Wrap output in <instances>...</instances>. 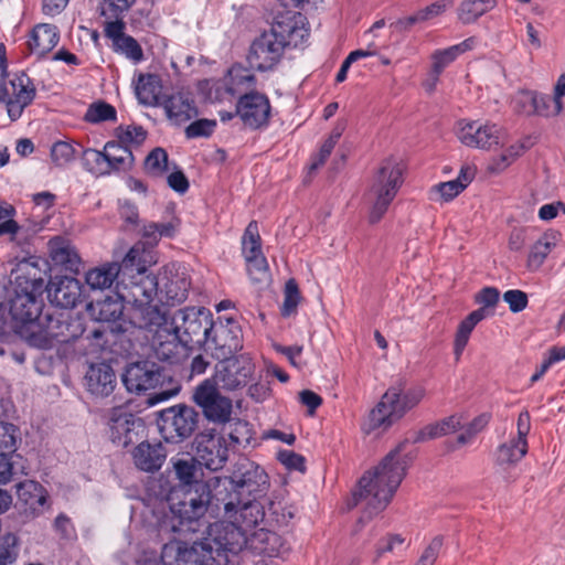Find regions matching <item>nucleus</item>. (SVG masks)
<instances>
[{"label":"nucleus","mask_w":565,"mask_h":565,"mask_svg":"<svg viewBox=\"0 0 565 565\" xmlns=\"http://www.w3.org/2000/svg\"><path fill=\"white\" fill-rule=\"evenodd\" d=\"M58 40L57 26L42 23L33 28L28 45L32 53L41 57L52 51L57 45Z\"/></svg>","instance_id":"473e14b6"},{"label":"nucleus","mask_w":565,"mask_h":565,"mask_svg":"<svg viewBox=\"0 0 565 565\" xmlns=\"http://www.w3.org/2000/svg\"><path fill=\"white\" fill-rule=\"evenodd\" d=\"M476 43L477 39L471 36L459 44L449 46L444 50L435 51L431 55L435 82L438 79V76L441 74L446 66L452 63L459 55L472 50Z\"/></svg>","instance_id":"f704fd0d"},{"label":"nucleus","mask_w":565,"mask_h":565,"mask_svg":"<svg viewBox=\"0 0 565 565\" xmlns=\"http://www.w3.org/2000/svg\"><path fill=\"white\" fill-rule=\"evenodd\" d=\"M177 565H227L228 559L221 554H214L210 543L204 539L192 546L178 547Z\"/></svg>","instance_id":"b1692460"},{"label":"nucleus","mask_w":565,"mask_h":565,"mask_svg":"<svg viewBox=\"0 0 565 565\" xmlns=\"http://www.w3.org/2000/svg\"><path fill=\"white\" fill-rule=\"evenodd\" d=\"M205 540L210 543L214 554H223L228 558L230 554H237L249 544V533L236 522H218L210 526L209 536Z\"/></svg>","instance_id":"4468645a"},{"label":"nucleus","mask_w":565,"mask_h":565,"mask_svg":"<svg viewBox=\"0 0 565 565\" xmlns=\"http://www.w3.org/2000/svg\"><path fill=\"white\" fill-rule=\"evenodd\" d=\"M246 260V268L247 273L252 279L253 282L260 284L265 282L269 278V270H268V264L263 254L254 256V257H247Z\"/></svg>","instance_id":"5fc2aeb1"},{"label":"nucleus","mask_w":565,"mask_h":565,"mask_svg":"<svg viewBox=\"0 0 565 565\" xmlns=\"http://www.w3.org/2000/svg\"><path fill=\"white\" fill-rule=\"evenodd\" d=\"M109 435L114 444L128 447L138 439V433L143 428L141 418L128 413L121 407H114L108 418Z\"/></svg>","instance_id":"4be33fe9"},{"label":"nucleus","mask_w":565,"mask_h":565,"mask_svg":"<svg viewBox=\"0 0 565 565\" xmlns=\"http://www.w3.org/2000/svg\"><path fill=\"white\" fill-rule=\"evenodd\" d=\"M216 127L215 119H198L185 128V136L189 139L210 137Z\"/></svg>","instance_id":"680f3d73"},{"label":"nucleus","mask_w":565,"mask_h":565,"mask_svg":"<svg viewBox=\"0 0 565 565\" xmlns=\"http://www.w3.org/2000/svg\"><path fill=\"white\" fill-rule=\"evenodd\" d=\"M35 94V87L25 74L15 75L12 79H3L0 83V102L6 103L8 115L13 121L21 117Z\"/></svg>","instance_id":"dca6fc26"},{"label":"nucleus","mask_w":565,"mask_h":565,"mask_svg":"<svg viewBox=\"0 0 565 565\" xmlns=\"http://www.w3.org/2000/svg\"><path fill=\"white\" fill-rule=\"evenodd\" d=\"M83 160L86 169L100 175L110 174L108 162L106 161L105 150L85 149L83 151Z\"/></svg>","instance_id":"864d4df0"},{"label":"nucleus","mask_w":565,"mask_h":565,"mask_svg":"<svg viewBox=\"0 0 565 565\" xmlns=\"http://www.w3.org/2000/svg\"><path fill=\"white\" fill-rule=\"evenodd\" d=\"M167 117L175 125H181L198 116L194 100L186 93L179 92L162 103Z\"/></svg>","instance_id":"c85d7f7f"},{"label":"nucleus","mask_w":565,"mask_h":565,"mask_svg":"<svg viewBox=\"0 0 565 565\" xmlns=\"http://www.w3.org/2000/svg\"><path fill=\"white\" fill-rule=\"evenodd\" d=\"M270 103L266 95L250 92L239 96L236 104V114L244 126L256 130L264 128L269 122Z\"/></svg>","instance_id":"a211bd4d"},{"label":"nucleus","mask_w":565,"mask_h":565,"mask_svg":"<svg viewBox=\"0 0 565 565\" xmlns=\"http://www.w3.org/2000/svg\"><path fill=\"white\" fill-rule=\"evenodd\" d=\"M137 468L142 471L152 472L159 470L166 460L167 452L160 443H140L132 452Z\"/></svg>","instance_id":"7c9ffc66"},{"label":"nucleus","mask_w":565,"mask_h":565,"mask_svg":"<svg viewBox=\"0 0 565 565\" xmlns=\"http://www.w3.org/2000/svg\"><path fill=\"white\" fill-rule=\"evenodd\" d=\"M487 317V312L484 308H479L471 313H469L458 326V330L455 337L454 343V353L456 359L459 360L462 354L468 341L469 337L478 322L483 320Z\"/></svg>","instance_id":"ea45409f"},{"label":"nucleus","mask_w":565,"mask_h":565,"mask_svg":"<svg viewBox=\"0 0 565 565\" xmlns=\"http://www.w3.org/2000/svg\"><path fill=\"white\" fill-rule=\"evenodd\" d=\"M157 263L152 249L143 243L135 244L125 255L121 263H106L86 274V282L92 289H107L116 282V292L121 300H136L153 286L146 278L149 267Z\"/></svg>","instance_id":"f03ea898"},{"label":"nucleus","mask_w":565,"mask_h":565,"mask_svg":"<svg viewBox=\"0 0 565 565\" xmlns=\"http://www.w3.org/2000/svg\"><path fill=\"white\" fill-rule=\"evenodd\" d=\"M136 96L145 106L160 105L161 78L156 74H140L136 84Z\"/></svg>","instance_id":"4c0bfd02"},{"label":"nucleus","mask_w":565,"mask_h":565,"mask_svg":"<svg viewBox=\"0 0 565 565\" xmlns=\"http://www.w3.org/2000/svg\"><path fill=\"white\" fill-rule=\"evenodd\" d=\"M259 498H243L239 503H237V508L232 510L235 514L238 515L235 518V521L239 526H243L245 531L252 533L254 530H257V525L264 520L265 512L263 505L258 502Z\"/></svg>","instance_id":"2f4dec72"},{"label":"nucleus","mask_w":565,"mask_h":565,"mask_svg":"<svg viewBox=\"0 0 565 565\" xmlns=\"http://www.w3.org/2000/svg\"><path fill=\"white\" fill-rule=\"evenodd\" d=\"M15 214V209L7 203L0 202V236L2 235H14L18 233L20 226L12 218Z\"/></svg>","instance_id":"13d9d810"},{"label":"nucleus","mask_w":565,"mask_h":565,"mask_svg":"<svg viewBox=\"0 0 565 565\" xmlns=\"http://www.w3.org/2000/svg\"><path fill=\"white\" fill-rule=\"evenodd\" d=\"M503 300L509 305L512 312H520L527 306V295L519 289L508 290L503 294Z\"/></svg>","instance_id":"774afa93"},{"label":"nucleus","mask_w":565,"mask_h":565,"mask_svg":"<svg viewBox=\"0 0 565 565\" xmlns=\"http://www.w3.org/2000/svg\"><path fill=\"white\" fill-rule=\"evenodd\" d=\"M493 0H462L458 7V19L463 24L476 22L494 7Z\"/></svg>","instance_id":"c03bdc74"},{"label":"nucleus","mask_w":565,"mask_h":565,"mask_svg":"<svg viewBox=\"0 0 565 565\" xmlns=\"http://www.w3.org/2000/svg\"><path fill=\"white\" fill-rule=\"evenodd\" d=\"M50 257L54 265L61 266L64 270L77 273L81 266V258L75 247L65 238L55 236L49 241Z\"/></svg>","instance_id":"cd10ccee"},{"label":"nucleus","mask_w":565,"mask_h":565,"mask_svg":"<svg viewBox=\"0 0 565 565\" xmlns=\"http://www.w3.org/2000/svg\"><path fill=\"white\" fill-rule=\"evenodd\" d=\"M84 120L89 124H99L104 121H116L117 111L114 106L104 102L97 100L92 103L85 115Z\"/></svg>","instance_id":"49530a36"},{"label":"nucleus","mask_w":565,"mask_h":565,"mask_svg":"<svg viewBox=\"0 0 565 565\" xmlns=\"http://www.w3.org/2000/svg\"><path fill=\"white\" fill-rule=\"evenodd\" d=\"M137 0H100V15L107 19H121Z\"/></svg>","instance_id":"603ef678"},{"label":"nucleus","mask_w":565,"mask_h":565,"mask_svg":"<svg viewBox=\"0 0 565 565\" xmlns=\"http://www.w3.org/2000/svg\"><path fill=\"white\" fill-rule=\"evenodd\" d=\"M403 164L394 158H386L381 162L369 191L372 202L369 215L371 223H377L386 213L403 184Z\"/></svg>","instance_id":"6e6552de"},{"label":"nucleus","mask_w":565,"mask_h":565,"mask_svg":"<svg viewBox=\"0 0 565 565\" xmlns=\"http://www.w3.org/2000/svg\"><path fill=\"white\" fill-rule=\"evenodd\" d=\"M220 388L214 380L205 379L194 388L192 401L202 409L206 419L224 424L231 419L233 403Z\"/></svg>","instance_id":"f8f14e48"},{"label":"nucleus","mask_w":565,"mask_h":565,"mask_svg":"<svg viewBox=\"0 0 565 565\" xmlns=\"http://www.w3.org/2000/svg\"><path fill=\"white\" fill-rule=\"evenodd\" d=\"M146 278L154 285L152 290L137 297L136 300L122 301L132 306L130 321L135 327L158 333L164 330V328L170 327V322L168 321V312L158 305L152 303L154 294H158V279L153 275L148 274V271L146 273Z\"/></svg>","instance_id":"9b49d317"},{"label":"nucleus","mask_w":565,"mask_h":565,"mask_svg":"<svg viewBox=\"0 0 565 565\" xmlns=\"http://www.w3.org/2000/svg\"><path fill=\"white\" fill-rule=\"evenodd\" d=\"M81 297V284L73 277H55L47 286V298L60 308H73Z\"/></svg>","instance_id":"a878e982"},{"label":"nucleus","mask_w":565,"mask_h":565,"mask_svg":"<svg viewBox=\"0 0 565 565\" xmlns=\"http://www.w3.org/2000/svg\"><path fill=\"white\" fill-rule=\"evenodd\" d=\"M300 300V292L295 279H289L285 286V298L281 307V315L288 317L294 313Z\"/></svg>","instance_id":"052dcab7"},{"label":"nucleus","mask_w":565,"mask_h":565,"mask_svg":"<svg viewBox=\"0 0 565 565\" xmlns=\"http://www.w3.org/2000/svg\"><path fill=\"white\" fill-rule=\"evenodd\" d=\"M527 452V441L512 439L510 443L502 444L497 450V462L503 465H514L520 461Z\"/></svg>","instance_id":"a18cd8bd"},{"label":"nucleus","mask_w":565,"mask_h":565,"mask_svg":"<svg viewBox=\"0 0 565 565\" xmlns=\"http://www.w3.org/2000/svg\"><path fill=\"white\" fill-rule=\"evenodd\" d=\"M158 428L167 443H181L195 431L199 413L191 406L178 404L159 413Z\"/></svg>","instance_id":"1a4fd4ad"},{"label":"nucleus","mask_w":565,"mask_h":565,"mask_svg":"<svg viewBox=\"0 0 565 565\" xmlns=\"http://www.w3.org/2000/svg\"><path fill=\"white\" fill-rule=\"evenodd\" d=\"M195 450L196 462L209 470H220L227 461L226 440L215 429L204 430L195 437Z\"/></svg>","instance_id":"f3484780"},{"label":"nucleus","mask_w":565,"mask_h":565,"mask_svg":"<svg viewBox=\"0 0 565 565\" xmlns=\"http://www.w3.org/2000/svg\"><path fill=\"white\" fill-rule=\"evenodd\" d=\"M458 138L468 147L491 149L501 143L503 132L495 124L462 121L459 124Z\"/></svg>","instance_id":"5701e85b"},{"label":"nucleus","mask_w":565,"mask_h":565,"mask_svg":"<svg viewBox=\"0 0 565 565\" xmlns=\"http://www.w3.org/2000/svg\"><path fill=\"white\" fill-rule=\"evenodd\" d=\"M109 173L114 171H128L132 168L135 157L131 150L122 142L108 141L104 146Z\"/></svg>","instance_id":"e433bc0d"},{"label":"nucleus","mask_w":565,"mask_h":565,"mask_svg":"<svg viewBox=\"0 0 565 565\" xmlns=\"http://www.w3.org/2000/svg\"><path fill=\"white\" fill-rule=\"evenodd\" d=\"M44 274L34 263H21L14 276V296L10 299L9 311L13 320L23 326L38 319L42 313L41 299Z\"/></svg>","instance_id":"39448f33"},{"label":"nucleus","mask_w":565,"mask_h":565,"mask_svg":"<svg viewBox=\"0 0 565 565\" xmlns=\"http://www.w3.org/2000/svg\"><path fill=\"white\" fill-rule=\"evenodd\" d=\"M114 50L136 63L143 58V52L140 44L130 35L118 39V42L114 45Z\"/></svg>","instance_id":"4d7b16f0"},{"label":"nucleus","mask_w":565,"mask_h":565,"mask_svg":"<svg viewBox=\"0 0 565 565\" xmlns=\"http://www.w3.org/2000/svg\"><path fill=\"white\" fill-rule=\"evenodd\" d=\"M282 543L280 536L266 529H257L249 533L248 548L258 554H266L269 557L278 556L281 551Z\"/></svg>","instance_id":"72a5a7b5"},{"label":"nucleus","mask_w":565,"mask_h":565,"mask_svg":"<svg viewBox=\"0 0 565 565\" xmlns=\"http://www.w3.org/2000/svg\"><path fill=\"white\" fill-rule=\"evenodd\" d=\"M158 342L153 344L154 355L158 360L173 363L178 361L180 355L189 347L186 343L180 341L177 332L171 330V327L157 333Z\"/></svg>","instance_id":"c756f323"},{"label":"nucleus","mask_w":565,"mask_h":565,"mask_svg":"<svg viewBox=\"0 0 565 565\" xmlns=\"http://www.w3.org/2000/svg\"><path fill=\"white\" fill-rule=\"evenodd\" d=\"M309 36L303 17L296 12L278 14L269 30L264 31L250 44L247 62L253 70L267 72L280 62L289 45L297 46Z\"/></svg>","instance_id":"7ed1b4c3"},{"label":"nucleus","mask_w":565,"mask_h":565,"mask_svg":"<svg viewBox=\"0 0 565 565\" xmlns=\"http://www.w3.org/2000/svg\"><path fill=\"white\" fill-rule=\"evenodd\" d=\"M146 131L141 126H128L117 128L118 140L126 146L128 143H141L146 139Z\"/></svg>","instance_id":"0e129e2a"},{"label":"nucleus","mask_w":565,"mask_h":565,"mask_svg":"<svg viewBox=\"0 0 565 565\" xmlns=\"http://www.w3.org/2000/svg\"><path fill=\"white\" fill-rule=\"evenodd\" d=\"M196 460L190 459V460H183L179 459L173 463L175 475L178 479L180 480V487L178 490H183L185 488H190L194 484V482H200L199 480H195V472H196Z\"/></svg>","instance_id":"3c124183"},{"label":"nucleus","mask_w":565,"mask_h":565,"mask_svg":"<svg viewBox=\"0 0 565 565\" xmlns=\"http://www.w3.org/2000/svg\"><path fill=\"white\" fill-rule=\"evenodd\" d=\"M21 334L30 347L40 350H50L55 347L51 337L46 332L41 316L26 326H23Z\"/></svg>","instance_id":"a19ab883"},{"label":"nucleus","mask_w":565,"mask_h":565,"mask_svg":"<svg viewBox=\"0 0 565 565\" xmlns=\"http://www.w3.org/2000/svg\"><path fill=\"white\" fill-rule=\"evenodd\" d=\"M154 277L159 281L158 294L154 295L161 303L175 306L188 298L190 281L184 273H179L175 269L173 264L164 266L159 276Z\"/></svg>","instance_id":"6ab92c4d"},{"label":"nucleus","mask_w":565,"mask_h":565,"mask_svg":"<svg viewBox=\"0 0 565 565\" xmlns=\"http://www.w3.org/2000/svg\"><path fill=\"white\" fill-rule=\"evenodd\" d=\"M214 499V484L212 479L207 482H194L190 488L174 490L171 497V512L178 524H172L174 532H196L199 520L207 511L211 500Z\"/></svg>","instance_id":"423d86ee"},{"label":"nucleus","mask_w":565,"mask_h":565,"mask_svg":"<svg viewBox=\"0 0 565 565\" xmlns=\"http://www.w3.org/2000/svg\"><path fill=\"white\" fill-rule=\"evenodd\" d=\"M87 391L97 397L109 396L116 387V375L110 365L106 363L92 364L86 374Z\"/></svg>","instance_id":"bb28decb"},{"label":"nucleus","mask_w":565,"mask_h":565,"mask_svg":"<svg viewBox=\"0 0 565 565\" xmlns=\"http://www.w3.org/2000/svg\"><path fill=\"white\" fill-rule=\"evenodd\" d=\"M18 428L10 423H0V452L12 455L17 450Z\"/></svg>","instance_id":"6e6d98bb"},{"label":"nucleus","mask_w":565,"mask_h":565,"mask_svg":"<svg viewBox=\"0 0 565 565\" xmlns=\"http://www.w3.org/2000/svg\"><path fill=\"white\" fill-rule=\"evenodd\" d=\"M145 170L152 177H161L168 171V153L162 148H154L145 159Z\"/></svg>","instance_id":"8fccbe9b"},{"label":"nucleus","mask_w":565,"mask_h":565,"mask_svg":"<svg viewBox=\"0 0 565 565\" xmlns=\"http://www.w3.org/2000/svg\"><path fill=\"white\" fill-rule=\"evenodd\" d=\"M171 330L177 332L182 343H205L211 334L213 319L205 308L188 307L173 313Z\"/></svg>","instance_id":"9d476101"},{"label":"nucleus","mask_w":565,"mask_h":565,"mask_svg":"<svg viewBox=\"0 0 565 565\" xmlns=\"http://www.w3.org/2000/svg\"><path fill=\"white\" fill-rule=\"evenodd\" d=\"M205 345L211 354L220 360L225 358H233V355L243 348L242 343V329L239 324L233 319L225 321H213L211 327V334L205 340Z\"/></svg>","instance_id":"2eb2a0df"},{"label":"nucleus","mask_w":565,"mask_h":565,"mask_svg":"<svg viewBox=\"0 0 565 565\" xmlns=\"http://www.w3.org/2000/svg\"><path fill=\"white\" fill-rule=\"evenodd\" d=\"M561 239V234L556 231L545 232L531 247L527 256V268L530 270H537L548 256V254L556 247Z\"/></svg>","instance_id":"c9c22d12"},{"label":"nucleus","mask_w":565,"mask_h":565,"mask_svg":"<svg viewBox=\"0 0 565 565\" xmlns=\"http://www.w3.org/2000/svg\"><path fill=\"white\" fill-rule=\"evenodd\" d=\"M396 396L395 391L385 392L381 401L369 414L365 428L367 433L376 429L385 430L402 418L401 408H396L394 405Z\"/></svg>","instance_id":"393cba45"},{"label":"nucleus","mask_w":565,"mask_h":565,"mask_svg":"<svg viewBox=\"0 0 565 565\" xmlns=\"http://www.w3.org/2000/svg\"><path fill=\"white\" fill-rule=\"evenodd\" d=\"M51 159L57 167H64L75 159V149L67 141H56L51 147Z\"/></svg>","instance_id":"bf43d9fd"},{"label":"nucleus","mask_w":565,"mask_h":565,"mask_svg":"<svg viewBox=\"0 0 565 565\" xmlns=\"http://www.w3.org/2000/svg\"><path fill=\"white\" fill-rule=\"evenodd\" d=\"M41 318L54 345L75 341L85 331L81 321L72 318L68 312L46 310Z\"/></svg>","instance_id":"aec40b11"},{"label":"nucleus","mask_w":565,"mask_h":565,"mask_svg":"<svg viewBox=\"0 0 565 565\" xmlns=\"http://www.w3.org/2000/svg\"><path fill=\"white\" fill-rule=\"evenodd\" d=\"M387 391H395L396 402L394 405L396 408H401V417L404 414L414 408L425 396V390L423 387H414L402 395L403 388L401 386H392Z\"/></svg>","instance_id":"de8ad7c7"},{"label":"nucleus","mask_w":565,"mask_h":565,"mask_svg":"<svg viewBox=\"0 0 565 565\" xmlns=\"http://www.w3.org/2000/svg\"><path fill=\"white\" fill-rule=\"evenodd\" d=\"M431 193L438 195L443 202H449L454 200L463 191V186L460 182H440L431 188Z\"/></svg>","instance_id":"e2e57ef3"},{"label":"nucleus","mask_w":565,"mask_h":565,"mask_svg":"<svg viewBox=\"0 0 565 565\" xmlns=\"http://www.w3.org/2000/svg\"><path fill=\"white\" fill-rule=\"evenodd\" d=\"M460 427V420L456 416L447 417L438 423L429 424L420 429L414 443H422L429 439H435L450 433L456 431Z\"/></svg>","instance_id":"37998d69"},{"label":"nucleus","mask_w":565,"mask_h":565,"mask_svg":"<svg viewBox=\"0 0 565 565\" xmlns=\"http://www.w3.org/2000/svg\"><path fill=\"white\" fill-rule=\"evenodd\" d=\"M444 544L441 535L435 536L424 550L415 565H434Z\"/></svg>","instance_id":"69168bd1"},{"label":"nucleus","mask_w":565,"mask_h":565,"mask_svg":"<svg viewBox=\"0 0 565 565\" xmlns=\"http://www.w3.org/2000/svg\"><path fill=\"white\" fill-rule=\"evenodd\" d=\"M255 365L248 355L242 354L233 358L220 359L215 365L213 376L215 384L226 391H235L247 385Z\"/></svg>","instance_id":"ddd939ff"},{"label":"nucleus","mask_w":565,"mask_h":565,"mask_svg":"<svg viewBox=\"0 0 565 565\" xmlns=\"http://www.w3.org/2000/svg\"><path fill=\"white\" fill-rule=\"evenodd\" d=\"M18 504L28 520L42 515L50 509L49 492L38 481L24 480L15 486Z\"/></svg>","instance_id":"412c9836"},{"label":"nucleus","mask_w":565,"mask_h":565,"mask_svg":"<svg viewBox=\"0 0 565 565\" xmlns=\"http://www.w3.org/2000/svg\"><path fill=\"white\" fill-rule=\"evenodd\" d=\"M405 446L406 443L397 445L373 470L366 471L360 478L347 502L349 510L362 507L358 525L363 526L382 512L393 499L412 461V458L404 454Z\"/></svg>","instance_id":"f257e3e1"},{"label":"nucleus","mask_w":565,"mask_h":565,"mask_svg":"<svg viewBox=\"0 0 565 565\" xmlns=\"http://www.w3.org/2000/svg\"><path fill=\"white\" fill-rule=\"evenodd\" d=\"M404 544V537L399 534H390L377 544L373 563L376 564L385 553H393L396 547Z\"/></svg>","instance_id":"338daca9"},{"label":"nucleus","mask_w":565,"mask_h":565,"mask_svg":"<svg viewBox=\"0 0 565 565\" xmlns=\"http://www.w3.org/2000/svg\"><path fill=\"white\" fill-rule=\"evenodd\" d=\"M256 77L249 70L242 66H232L226 77V92L231 95H244L255 92Z\"/></svg>","instance_id":"58836bf2"},{"label":"nucleus","mask_w":565,"mask_h":565,"mask_svg":"<svg viewBox=\"0 0 565 565\" xmlns=\"http://www.w3.org/2000/svg\"><path fill=\"white\" fill-rule=\"evenodd\" d=\"M244 258L254 257L262 253V239L256 221L249 222L242 237Z\"/></svg>","instance_id":"09e8293b"},{"label":"nucleus","mask_w":565,"mask_h":565,"mask_svg":"<svg viewBox=\"0 0 565 565\" xmlns=\"http://www.w3.org/2000/svg\"><path fill=\"white\" fill-rule=\"evenodd\" d=\"M522 99L531 104L529 113L533 111L545 117L556 116L563 108L562 100H557L554 95L526 93L522 95Z\"/></svg>","instance_id":"79ce46f5"},{"label":"nucleus","mask_w":565,"mask_h":565,"mask_svg":"<svg viewBox=\"0 0 565 565\" xmlns=\"http://www.w3.org/2000/svg\"><path fill=\"white\" fill-rule=\"evenodd\" d=\"M122 383L128 392L136 394L160 388L153 397L156 402L167 401L180 391L179 383L163 367L151 361L129 364L122 374Z\"/></svg>","instance_id":"0eeeda50"},{"label":"nucleus","mask_w":565,"mask_h":565,"mask_svg":"<svg viewBox=\"0 0 565 565\" xmlns=\"http://www.w3.org/2000/svg\"><path fill=\"white\" fill-rule=\"evenodd\" d=\"M216 504H222L225 513L237 508L243 498H262L269 488L266 471L255 461L239 457L228 477L212 478Z\"/></svg>","instance_id":"20e7f679"}]
</instances>
